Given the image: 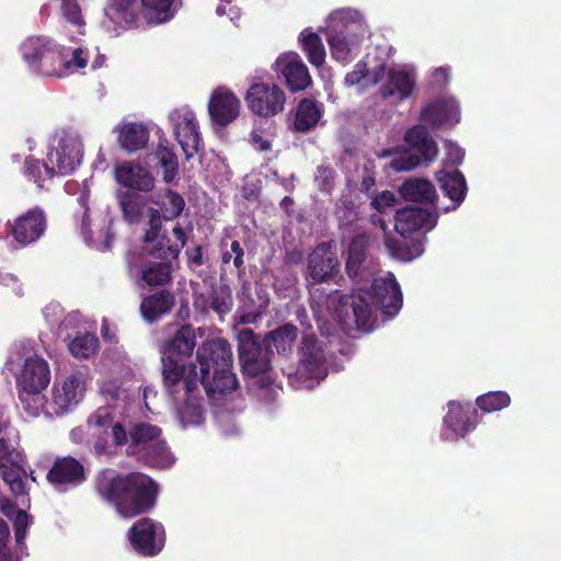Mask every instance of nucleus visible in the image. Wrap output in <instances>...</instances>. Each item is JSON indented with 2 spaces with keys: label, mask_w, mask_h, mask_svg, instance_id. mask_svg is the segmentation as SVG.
<instances>
[{
  "label": "nucleus",
  "mask_w": 561,
  "mask_h": 561,
  "mask_svg": "<svg viewBox=\"0 0 561 561\" xmlns=\"http://www.w3.org/2000/svg\"><path fill=\"white\" fill-rule=\"evenodd\" d=\"M4 482L10 486L11 492L16 496L24 497L27 495L26 490V472L19 465L7 468L2 471Z\"/></svg>",
  "instance_id": "obj_48"
},
{
  "label": "nucleus",
  "mask_w": 561,
  "mask_h": 561,
  "mask_svg": "<svg viewBox=\"0 0 561 561\" xmlns=\"http://www.w3.org/2000/svg\"><path fill=\"white\" fill-rule=\"evenodd\" d=\"M322 115L321 105L310 99H304L299 102L294 121L295 129L306 133L312 129L320 121Z\"/></svg>",
  "instance_id": "obj_37"
},
{
  "label": "nucleus",
  "mask_w": 561,
  "mask_h": 561,
  "mask_svg": "<svg viewBox=\"0 0 561 561\" xmlns=\"http://www.w3.org/2000/svg\"><path fill=\"white\" fill-rule=\"evenodd\" d=\"M53 41L46 36H32L21 45V54L25 62L35 71L42 61V56L53 45Z\"/></svg>",
  "instance_id": "obj_39"
},
{
  "label": "nucleus",
  "mask_w": 561,
  "mask_h": 561,
  "mask_svg": "<svg viewBox=\"0 0 561 561\" xmlns=\"http://www.w3.org/2000/svg\"><path fill=\"white\" fill-rule=\"evenodd\" d=\"M198 387L199 386L191 391H188L183 385H179L172 392L165 389L170 396L180 394L181 390L184 392L183 399H179L174 404V413L183 428L187 426H196L204 422V408L198 396Z\"/></svg>",
  "instance_id": "obj_18"
},
{
  "label": "nucleus",
  "mask_w": 561,
  "mask_h": 561,
  "mask_svg": "<svg viewBox=\"0 0 561 561\" xmlns=\"http://www.w3.org/2000/svg\"><path fill=\"white\" fill-rule=\"evenodd\" d=\"M116 199L123 218L128 224H139L147 215L149 217V229L145 234V243L151 244L160 239L161 218L158 209L149 207V199L144 193L123 191L116 192Z\"/></svg>",
  "instance_id": "obj_9"
},
{
  "label": "nucleus",
  "mask_w": 561,
  "mask_h": 561,
  "mask_svg": "<svg viewBox=\"0 0 561 561\" xmlns=\"http://www.w3.org/2000/svg\"><path fill=\"white\" fill-rule=\"evenodd\" d=\"M335 216L339 220L340 228L344 232L357 231L358 211L352 201L344 197L339 199L336 202Z\"/></svg>",
  "instance_id": "obj_46"
},
{
  "label": "nucleus",
  "mask_w": 561,
  "mask_h": 561,
  "mask_svg": "<svg viewBox=\"0 0 561 561\" xmlns=\"http://www.w3.org/2000/svg\"><path fill=\"white\" fill-rule=\"evenodd\" d=\"M440 436L444 440H458L474 428L468 415L470 404L463 405L460 402L450 401Z\"/></svg>",
  "instance_id": "obj_25"
},
{
  "label": "nucleus",
  "mask_w": 561,
  "mask_h": 561,
  "mask_svg": "<svg viewBox=\"0 0 561 561\" xmlns=\"http://www.w3.org/2000/svg\"><path fill=\"white\" fill-rule=\"evenodd\" d=\"M251 142L260 151H268L271 149V140L268 138H264L256 130L251 133Z\"/></svg>",
  "instance_id": "obj_62"
},
{
  "label": "nucleus",
  "mask_w": 561,
  "mask_h": 561,
  "mask_svg": "<svg viewBox=\"0 0 561 561\" xmlns=\"http://www.w3.org/2000/svg\"><path fill=\"white\" fill-rule=\"evenodd\" d=\"M401 307L402 293L394 275L388 272L382 277H374L369 290L358 285V294L343 300L336 316L343 330L357 329L368 332L373 329L374 309H380L385 314L394 317Z\"/></svg>",
  "instance_id": "obj_2"
},
{
  "label": "nucleus",
  "mask_w": 561,
  "mask_h": 561,
  "mask_svg": "<svg viewBox=\"0 0 561 561\" xmlns=\"http://www.w3.org/2000/svg\"><path fill=\"white\" fill-rule=\"evenodd\" d=\"M19 392L22 408L30 416H38L44 411L46 399L42 393L43 391L19 389Z\"/></svg>",
  "instance_id": "obj_49"
},
{
  "label": "nucleus",
  "mask_w": 561,
  "mask_h": 561,
  "mask_svg": "<svg viewBox=\"0 0 561 561\" xmlns=\"http://www.w3.org/2000/svg\"><path fill=\"white\" fill-rule=\"evenodd\" d=\"M383 77L385 65H378L368 70L367 64L360 60L354 66V69L345 76L344 83L347 87L360 85L359 91L362 92L366 88L378 84Z\"/></svg>",
  "instance_id": "obj_31"
},
{
  "label": "nucleus",
  "mask_w": 561,
  "mask_h": 561,
  "mask_svg": "<svg viewBox=\"0 0 561 561\" xmlns=\"http://www.w3.org/2000/svg\"><path fill=\"white\" fill-rule=\"evenodd\" d=\"M449 79V69L446 67H439L435 69L432 73V81L434 84L440 85L448 81Z\"/></svg>",
  "instance_id": "obj_63"
},
{
  "label": "nucleus",
  "mask_w": 561,
  "mask_h": 561,
  "mask_svg": "<svg viewBox=\"0 0 561 561\" xmlns=\"http://www.w3.org/2000/svg\"><path fill=\"white\" fill-rule=\"evenodd\" d=\"M404 139L409 147L419 154L408 151L402 152L389 164L394 171H410L417 167L422 160L431 162L436 158L438 152L437 146L424 126L416 125L412 127L407 131Z\"/></svg>",
  "instance_id": "obj_10"
},
{
  "label": "nucleus",
  "mask_w": 561,
  "mask_h": 561,
  "mask_svg": "<svg viewBox=\"0 0 561 561\" xmlns=\"http://www.w3.org/2000/svg\"><path fill=\"white\" fill-rule=\"evenodd\" d=\"M299 41L302 44L304 51L309 62L316 67L322 66L325 60V49L321 37L317 33L306 28L300 33Z\"/></svg>",
  "instance_id": "obj_43"
},
{
  "label": "nucleus",
  "mask_w": 561,
  "mask_h": 561,
  "mask_svg": "<svg viewBox=\"0 0 561 561\" xmlns=\"http://www.w3.org/2000/svg\"><path fill=\"white\" fill-rule=\"evenodd\" d=\"M99 339L91 333L79 334L68 342V350L79 359H85L96 353Z\"/></svg>",
  "instance_id": "obj_47"
},
{
  "label": "nucleus",
  "mask_w": 561,
  "mask_h": 561,
  "mask_svg": "<svg viewBox=\"0 0 561 561\" xmlns=\"http://www.w3.org/2000/svg\"><path fill=\"white\" fill-rule=\"evenodd\" d=\"M156 157L163 169V180L171 182L178 174V158L175 153L168 147L160 146L156 151Z\"/></svg>",
  "instance_id": "obj_50"
},
{
  "label": "nucleus",
  "mask_w": 561,
  "mask_h": 561,
  "mask_svg": "<svg viewBox=\"0 0 561 561\" xmlns=\"http://www.w3.org/2000/svg\"><path fill=\"white\" fill-rule=\"evenodd\" d=\"M195 301L198 306L207 305L217 314L224 316L232 309V290L226 283L213 284L208 293L197 295Z\"/></svg>",
  "instance_id": "obj_29"
},
{
  "label": "nucleus",
  "mask_w": 561,
  "mask_h": 561,
  "mask_svg": "<svg viewBox=\"0 0 561 561\" xmlns=\"http://www.w3.org/2000/svg\"><path fill=\"white\" fill-rule=\"evenodd\" d=\"M230 252L234 254L233 264L237 268L243 265V249L238 241H233L230 245Z\"/></svg>",
  "instance_id": "obj_64"
},
{
  "label": "nucleus",
  "mask_w": 561,
  "mask_h": 561,
  "mask_svg": "<svg viewBox=\"0 0 561 561\" xmlns=\"http://www.w3.org/2000/svg\"><path fill=\"white\" fill-rule=\"evenodd\" d=\"M297 337V329L291 324H285L272 331L266 339V348L270 353L287 355L291 352Z\"/></svg>",
  "instance_id": "obj_38"
},
{
  "label": "nucleus",
  "mask_w": 561,
  "mask_h": 561,
  "mask_svg": "<svg viewBox=\"0 0 561 561\" xmlns=\"http://www.w3.org/2000/svg\"><path fill=\"white\" fill-rule=\"evenodd\" d=\"M44 317L50 324H59L60 327L68 328L73 321H77L79 313L68 314L61 322L64 310L58 302L48 304L43 310Z\"/></svg>",
  "instance_id": "obj_53"
},
{
  "label": "nucleus",
  "mask_w": 561,
  "mask_h": 561,
  "mask_svg": "<svg viewBox=\"0 0 561 561\" xmlns=\"http://www.w3.org/2000/svg\"><path fill=\"white\" fill-rule=\"evenodd\" d=\"M397 204V197L394 193L390 191H383L373 197L370 205L378 213L382 214L388 209H391Z\"/></svg>",
  "instance_id": "obj_58"
},
{
  "label": "nucleus",
  "mask_w": 561,
  "mask_h": 561,
  "mask_svg": "<svg viewBox=\"0 0 561 561\" xmlns=\"http://www.w3.org/2000/svg\"><path fill=\"white\" fill-rule=\"evenodd\" d=\"M320 337L305 332L298 351L297 374L301 378L322 380L328 374L329 358L333 355L339 337L327 323H319Z\"/></svg>",
  "instance_id": "obj_5"
},
{
  "label": "nucleus",
  "mask_w": 561,
  "mask_h": 561,
  "mask_svg": "<svg viewBox=\"0 0 561 561\" xmlns=\"http://www.w3.org/2000/svg\"><path fill=\"white\" fill-rule=\"evenodd\" d=\"M401 196L411 202L434 203L437 198L434 185L425 179H409L399 190Z\"/></svg>",
  "instance_id": "obj_36"
},
{
  "label": "nucleus",
  "mask_w": 561,
  "mask_h": 561,
  "mask_svg": "<svg viewBox=\"0 0 561 561\" xmlns=\"http://www.w3.org/2000/svg\"><path fill=\"white\" fill-rule=\"evenodd\" d=\"M92 431L93 430L89 427L88 420L85 425L78 426L70 432V439L75 444L89 446Z\"/></svg>",
  "instance_id": "obj_59"
},
{
  "label": "nucleus",
  "mask_w": 561,
  "mask_h": 561,
  "mask_svg": "<svg viewBox=\"0 0 561 561\" xmlns=\"http://www.w3.org/2000/svg\"><path fill=\"white\" fill-rule=\"evenodd\" d=\"M446 159L451 165H459L462 163L465 157V150L456 144L446 140Z\"/></svg>",
  "instance_id": "obj_61"
},
{
  "label": "nucleus",
  "mask_w": 561,
  "mask_h": 561,
  "mask_svg": "<svg viewBox=\"0 0 561 561\" xmlns=\"http://www.w3.org/2000/svg\"><path fill=\"white\" fill-rule=\"evenodd\" d=\"M208 112L213 123L225 127L239 116L240 101L229 90L218 88L210 95Z\"/></svg>",
  "instance_id": "obj_20"
},
{
  "label": "nucleus",
  "mask_w": 561,
  "mask_h": 561,
  "mask_svg": "<svg viewBox=\"0 0 561 561\" xmlns=\"http://www.w3.org/2000/svg\"><path fill=\"white\" fill-rule=\"evenodd\" d=\"M46 227L44 211L35 207L13 221L11 233L18 243L25 247L36 242L45 233Z\"/></svg>",
  "instance_id": "obj_17"
},
{
  "label": "nucleus",
  "mask_w": 561,
  "mask_h": 561,
  "mask_svg": "<svg viewBox=\"0 0 561 561\" xmlns=\"http://www.w3.org/2000/svg\"><path fill=\"white\" fill-rule=\"evenodd\" d=\"M85 381L81 374H72L65 378L60 385L54 387V404L56 413H65L77 405L83 398Z\"/></svg>",
  "instance_id": "obj_26"
},
{
  "label": "nucleus",
  "mask_w": 561,
  "mask_h": 561,
  "mask_svg": "<svg viewBox=\"0 0 561 561\" xmlns=\"http://www.w3.org/2000/svg\"><path fill=\"white\" fill-rule=\"evenodd\" d=\"M437 180L444 193L455 203L451 209H456L462 203L467 193L463 174L457 170L451 172L442 170L437 172Z\"/></svg>",
  "instance_id": "obj_34"
},
{
  "label": "nucleus",
  "mask_w": 561,
  "mask_h": 561,
  "mask_svg": "<svg viewBox=\"0 0 561 561\" xmlns=\"http://www.w3.org/2000/svg\"><path fill=\"white\" fill-rule=\"evenodd\" d=\"M133 445L137 448L139 456L153 445L154 440L161 439V430L147 423L136 424L129 433Z\"/></svg>",
  "instance_id": "obj_42"
},
{
  "label": "nucleus",
  "mask_w": 561,
  "mask_h": 561,
  "mask_svg": "<svg viewBox=\"0 0 561 561\" xmlns=\"http://www.w3.org/2000/svg\"><path fill=\"white\" fill-rule=\"evenodd\" d=\"M367 243L368 237L365 233H357L348 245L346 272L351 278H357L358 283L373 276L368 271L370 263L366 255Z\"/></svg>",
  "instance_id": "obj_27"
},
{
  "label": "nucleus",
  "mask_w": 561,
  "mask_h": 561,
  "mask_svg": "<svg viewBox=\"0 0 561 561\" xmlns=\"http://www.w3.org/2000/svg\"><path fill=\"white\" fill-rule=\"evenodd\" d=\"M78 202L81 205V207L83 208V215H82V220H81V232H82L85 241L91 242L92 241V232L89 229V215H88L89 209L87 206L88 194L85 192L82 193L81 196L78 198Z\"/></svg>",
  "instance_id": "obj_60"
},
{
  "label": "nucleus",
  "mask_w": 561,
  "mask_h": 561,
  "mask_svg": "<svg viewBox=\"0 0 561 561\" xmlns=\"http://www.w3.org/2000/svg\"><path fill=\"white\" fill-rule=\"evenodd\" d=\"M273 69L282 76L293 92L306 90L311 84V77L301 57L294 51L282 54L274 62Z\"/></svg>",
  "instance_id": "obj_16"
},
{
  "label": "nucleus",
  "mask_w": 561,
  "mask_h": 561,
  "mask_svg": "<svg viewBox=\"0 0 561 561\" xmlns=\"http://www.w3.org/2000/svg\"><path fill=\"white\" fill-rule=\"evenodd\" d=\"M510 396L504 391L489 392L478 397V407L485 412H494L508 407Z\"/></svg>",
  "instance_id": "obj_51"
},
{
  "label": "nucleus",
  "mask_w": 561,
  "mask_h": 561,
  "mask_svg": "<svg viewBox=\"0 0 561 561\" xmlns=\"http://www.w3.org/2000/svg\"><path fill=\"white\" fill-rule=\"evenodd\" d=\"M237 337L239 343V359L243 374L253 378L252 387H257L261 391L268 393L272 379L265 374L270 369V364L263 357L261 346L252 330L241 329L238 331Z\"/></svg>",
  "instance_id": "obj_8"
},
{
  "label": "nucleus",
  "mask_w": 561,
  "mask_h": 561,
  "mask_svg": "<svg viewBox=\"0 0 561 561\" xmlns=\"http://www.w3.org/2000/svg\"><path fill=\"white\" fill-rule=\"evenodd\" d=\"M184 206L185 202L183 197L180 194L168 190L164 194V199L162 202L164 219L171 220L178 217L183 211Z\"/></svg>",
  "instance_id": "obj_52"
},
{
  "label": "nucleus",
  "mask_w": 561,
  "mask_h": 561,
  "mask_svg": "<svg viewBox=\"0 0 561 561\" xmlns=\"http://www.w3.org/2000/svg\"><path fill=\"white\" fill-rule=\"evenodd\" d=\"M140 458L148 465L157 468H169L174 462V457L162 438L154 440L152 446L142 451Z\"/></svg>",
  "instance_id": "obj_45"
},
{
  "label": "nucleus",
  "mask_w": 561,
  "mask_h": 561,
  "mask_svg": "<svg viewBox=\"0 0 561 561\" xmlns=\"http://www.w3.org/2000/svg\"><path fill=\"white\" fill-rule=\"evenodd\" d=\"M60 12L62 18L78 28L84 26V19L77 0H61Z\"/></svg>",
  "instance_id": "obj_54"
},
{
  "label": "nucleus",
  "mask_w": 561,
  "mask_h": 561,
  "mask_svg": "<svg viewBox=\"0 0 561 561\" xmlns=\"http://www.w3.org/2000/svg\"><path fill=\"white\" fill-rule=\"evenodd\" d=\"M117 133L119 146L128 152H135L142 149L149 139L147 128L137 123L122 124L117 127Z\"/></svg>",
  "instance_id": "obj_33"
},
{
  "label": "nucleus",
  "mask_w": 561,
  "mask_h": 561,
  "mask_svg": "<svg viewBox=\"0 0 561 561\" xmlns=\"http://www.w3.org/2000/svg\"><path fill=\"white\" fill-rule=\"evenodd\" d=\"M98 491L114 504L122 517L131 518L154 505L158 489L148 476L134 472L125 477H101Z\"/></svg>",
  "instance_id": "obj_3"
},
{
  "label": "nucleus",
  "mask_w": 561,
  "mask_h": 561,
  "mask_svg": "<svg viewBox=\"0 0 561 561\" xmlns=\"http://www.w3.org/2000/svg\"><path fill=\"white\" fill-rule=\"evenodd\" d=\"M50 381V370L47 362L37 355L25 358L21 373L16 377L19 389L26 391H43Z\"/></svg>",
  "instance_id": "obj_22"
},
{
  "label": "nucleus",
  "mask_w": 561,
  "mask_h": 561,
  "mask_svg": "<svg viewBox=\"0 0 561 561\" xmlns=\"http://www.w3.org/2000/svg\"><path fill=\"white\" fill-rule=\"evenodd\" d=\"M336 253L330 243L319 244L308 259V275L314 283H321L332 277L339 270Z\"/></svg>",
  "instance_id": "obj_24"
},
{
  "label": "nucleus",
  "mask_w": 561,
  "mask_h": 561,
  "mask_svg": "<svg viewBox=\"0 0 561 561\" xmlns=\"http://www.w3.org/2000/svg\"><path fill=\"white\" fill-rule=\"evenodd\" d=\"M196 346L195 329L190 324H183L175 334L164 343L163 356L173 354L191 356Z\"/></svg>",
  "instance_id": "obj_30"
},
{
  "label": "nucleus",
  "mask_w": 561,
  "mask_h": 561,
  "mask_svg": "<svg viewBox=\"0 0 561 561\" xmlns=\"http://www.w3.org/2000/svg\"><path fill=\"white\" fill-rule=\"evenodd\" d=\"M437 224V215L421 207H404L397 211L396 230L408 237L419 230H432Z\"/></svg>",
  "instance_id": "obj_23"
},
{
  "label": "nucleus",
  "mask_w": 561,
  "mask_h": 561,
  "mask_svg": "<svg viewBox=\"0 0 561 561\" xmlns=\"http://www.w3.org/2000/svg\"><path fill=\"white\" fill-rule=\"evenodd\" d=\"M141 15L148 23H163L170 20L176 9L175 0H141Z\"/></svg>",
  "instance_id": "obj_40"
},
{
  "label": "nucleus",
  "mask_w": 561,
  "mask_h": 561,
  "mask_svg": "<svg viewBox=\"0 0 561 561\" xmlns=\"http://www.w3.org/2000/svg\"><path fill=\"white\" fill-rule=\"evenodd\" d=\"M88 65V54L82 48H76L71 53V58H68V54L64 49V70L65 77L73 73L79 69L85 68Z\"/></svg>",
  "instance_id": "obj_55"
},
{
  "label": "nucleus",
  "mask_w": 561,
  "mask_h": 561,
  "mask_svg": "<svg viewBox=\"0 0 561 561\" xmlns=\"http://www.w3.org/2000/svg\"><path fill=\"white\" fill-rule=\"evenodd\" d=\"M0 511L13 523L15 543L22 551L26 530L32 524L31 517L24 510H18L15 504L5 497H0Z\"/></svg>",
  "instance_id": "obj_32"
},
{
  "label": "nucleus",
  "mask_w": 561,
  "mask_h": 561,
  "mask_svg": "<svg viewBox=\"0 0 561 561\" xmlns=\"http://www.w3.org/2000/svg\"><path fill=\"white\" fill-rule=\"evenodd\" d=\"M89 427L91 432L89 448L93 455L111 456L112 447L108 443V436H112L114 445L127 443V432L118 422L114 423V414L111 407H100L89 416Z\"/></svg>",
  "instance_id": "obj_7"
},
{
  "label": "nucleus",
  "mask_w": 561,
  "mask_h": 561,
  "mask_svg": "<svg viewBox=\"0 0 561 561\" xmlns=\"http://www.w3.org/2000/svg\"><path fill=\"white\" fill-rule=\"evenodd\" d=\"M173 241L165 240L164 237L157 239L156 242L146 244L147 251L157 257L163 260L160 263H152L140 271V278L150 286L163 285L171 278V266L168 261L176 259L186 243V236L183 228L176 225L172 230Z\"/></svg>",
  "instance_id": "obj_6"
},
{
  "label": "nucleus",
  "mask_w": 561,
  "mask_h": 561,
  "mask_svg": "<svg viewBox=\"0 0 561 561\" xmlns=\"http://www.w3.org/2000/svg\"><path fill=\"white\" fill-rule=\"evenodd\" d=\"M249 108L256 115L268 117L283 112L285 92L275 83H253L245 94Z\"/></svg>",
  "instance_id": "obj_13"
},
{
  "label": "nucleus",
  "mask_w": 561,
  "mask_h": 561,
  "mask_svg": "<svg viewBox=\"0 0 561 561\" xmlns=\"http://www.w3.org/2000/svg\"><path fill=\"white\" fill-rule=\"evenodd\" d=\"M169 123L175 140L185 158L191 159L199 150L202 137L195 113L188 106L173 108L169 113Z\"/></svg>",
  "instance_id": "obj_11"
},
{
  "label": "nucleus",
  "mask_w": 561,
  "mask_h": 561,
  "mask_svg": "<svg viewBox=\"0 0 561 561\" xmlns=\"http://www.w3.org/2000/svg\"><path fill=\"white\" fill-rule=\"evenodd\" d=\"M421 118L433 127L455 125L460 119L459 105L453 98L437 100L424 107Z\"/></svg>",
  "instance_id": "obj_28"
},
{
  "label": "nucleus",
  "mask_w": 561,
  "mask_h": 561,
  "mask_svg": "<svg viewBox=\"0 0 561 561\" xmlns=\"http://www.w3.org/2000/svg\"><path fill=\"white\" fill-rule=\"evenodd\" d=\"M82 156V144L78 136H61L57 147L47 154V161L50 165L45 167L46 176L50 179L56 174L66 175L71 173L81 163Z\"/></svg>",
  "instance_id": "obj_12"
},
{
  "label": "nucleus",
  "mask_w": 561,
  "mask_h": 561,
  "mask_svg": "<svg viewBox=\"0 0 561 561\" xmlns=\"http://www.w3.org/2000/svg\"><path fill=\"white\" fill-rule=\"evenodd\" d=\"M64 48L53 43L50 48L42 56V61L35 70L45 77H65L64 70Z\"/></svg>",
  "instance_id": "obj_41"
},
{
  "label": "nucleus",
  "mask_w": 561,
  "mask_h": 561,
  "mask_svg": "<svg viewBox=\"0 0 561 561\" xmlns=\"http://www.w3.org/2000/svg\"><path fill=\"white\" fill-rule=\"evenodd\" d=\"M46 165H50L48 161L45 164H42L39 160L27 158L24 162V174L28 180L42 187V181L48 178L45 174Z\"/></svg>",
  "instance_id": "obj_56"
},
{
  "label": "nucleus",
  "mask_w": 561,
  "mask_h": 561,
  "mask_svg": "<svg viewBox=\"0 0 561 561\" xmlns=\"http://www.w3.org/2000/svg\"><path fill=\"white\" fill-rule=\"evenodd\" d=\"M367 33V25L358 11L343 9L334 12L327 32L332 57L340 62H348Z\"/></svg>",
  "instance_id": "obj_4"
},
{
  "label": "nucleus",
  "mask_w": 561,
  "mask_h": 561,
  "mask_svg": "<svg viewBox=\"0 0 561 561\" xmlns=\"http://www.w3.org/2000/svg\"><path fill=\"white\" fill-rule=\"evenodd\" d=\"M114 175L116 182L128 188L127 191L148 193L154 186V178L150 171L131 161L117 163L114 170Z\"/></svg>",
  "instance_id": "obj_19"
},
{
  "label": "nucleus",
  "mask_w": 561,
  "mask_h": 561,
  "mask_svg": "<svg viewBox=\"0 0 561 561\" xmlns=\"http://www.w3.org/2000/svg\"><path fill=\"white\" fill-rule=\"evenodd\" d=\"M173 305V295L167 290H161L154 295L146 297L140 305V311L146 321L153 322L161 316L168 313L172 309Z\"/></svg>",
  "instance_id": "obj_35"
},
{
  "label": "nucleus",
  "mask_w": 561,
  "mask_h": 561,
  "mask_svg": "<svg viewBox=\"0 0 561 561\" xmlns=\"http://www.w3.org/2000/svg\"><path fill=\"white\" fill-rule=\"evenodd\" d=\"M335 171L325 165H320L317 169L314 182L320 191L323 193H331L335 185Z\"/></svg>",
  "instance_id": "obj_57"
},
{
  "label": "nucleus",
  "mask_w": 561,
  "mask_h": 561,
  "mask_svg": "<svg viewBox=\"0 0 561 561\" xmlns=\"http://www.w3.org/2000/svg\"><path fill=\"white\" fill-rule=\"evenodd\" d=\"M108 15L111 19H119L129 26H140L141 15L136 12V0H111Z\"/></svg>",
  "instance_id": "obj_44"
},
{
  "label": "nucleus",
  "mask_w": 561,
  "mask_h": 561,
  "mask_svg": "<svg viewBox=\"0 0 561 561\" xmlns=\"http://www.w3.org/2000/svg\"><path fill=\"white\" fill-rule=\"evenodd\" d=\"M47 480L58 491L64 492L85 480L83 466L72 457L59 458L48 471Z\"/></svg>",
  "instance_id": "obj_21"
},
{
  "label": "nucleus",
  "mask_w": 561,
  "mask_h": 561,
  "mask_svg": "<svg viewBox=\"0 0 561 561\" xmlns=\"http://www.w3.org/2000/svg\"><path fill=\"white\" fill-rule=\"evenodd\" d=\"M130 545L144 556L158 554L164 545V530L152 519L138 520L128 531Z\"/></svg>",
  "instance_id": "obj_14"
},
{
  "label": "nucleus",
  "mask_w": 561,
  "mask_h": 561,
  "mask_svg": "<svg viewBox=\"0 0 561 561\" xmlns=\"http://www.w3.org/2000/svg\"><path fill=\"white\" fill-rule=\"evenodd\" d=\"M386 81L380 87V95L382 99H392L402 102L409 99L415 89L416 75L410 66H394L387 72L385 71Z\"/></svg>",
  "instance_id": "obj_15"
},
{
  "label": "nucleus",
  "mask_w": 561,
  "mask_h": 561,
  "mask_svg": "<svg viewBox=\"0 0 561 561\" xmlns=\"http://www.w3.org/2000/svg\"><path fill=\"white\" fill-rule=\"evenodd\" d=\"M196 362L185 365L182 359L161 357L164 389L172 392L183 385L191 391L202 385L214 402H219L237 389L238 380L231 371L232 350L228 341L214 339L204 342L197 348Z\"/></svg>",
  "instance_id": "obj_1"
}]
</instances>
